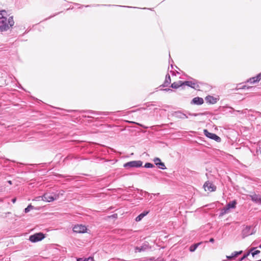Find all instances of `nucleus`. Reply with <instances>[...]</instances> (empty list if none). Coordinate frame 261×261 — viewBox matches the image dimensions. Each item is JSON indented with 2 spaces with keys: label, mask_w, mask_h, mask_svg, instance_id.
Returning a JSON list of instances; mask_svg holds the SVG:
<instances>
[{
  "label": "nucleus",
  "mask_w": 261,
  "mask_h": 261,
  "mask_svg": "<svg viewBox=\"0 0 261 261\" xmlns=\"http://www.w3.org/2000/svg\"><path fill=\"white\" fill-rule=\"evenodd\" d=\"M3 13H5V10L0 11V22L3 21L4 24H5L6 26H7L8 30L10 27H12L14 25V22L13 20V18L12 16L9 17L8 20H7V18H4L2 14Z\"/></svg>",
  "instance_id": "1"
},
{
  "label": "nucleus",
  "mask_w": 261,
  "mask_h": 261,
  "mask_svg": "<svg viewBox=\"0 0 261 261\" xmlns=\"http://www.w3.org/2000/svg\"><path fill=\"white\" fill-rule=\"evenodd\" d=\"M143 162L141 161H133L125 163L123 167L126 168H139L142 166Z\"/></svg>",
  "instance_id": "2"
},
{
  "label": "nucleus",
  "mask_w": 261,
  "mask_h": 261,
  "mask_svg": "<svg viewBox=\"0 0 261 261\" xmlns=\"http://www.w3.org/2000/svg\"><path fill=\"white\" fill-rule=\"evenodd\" d=\"M45 238V234L42 232H38L30 236L29 240L33 243L42 240Z\"/></svg>",
  "instance_id": "3"
},
{
  "label": "nucleus",
  "mask_w": 261,
  "mask_h": 261,
  "mask_svg": "<svg viewBox=\"0 0 261 261\" xmlns=\"http://www.w3.org/2000/svg\"><path fill=\"white\" fill-rule=\"evenodd\" d=\"M151 249V246L148 242H144L141 246H137L135 248L136 252H144Z\"/></svg>",
  "instance_id": "4"
},
{
  "label": "nucleus",
  "mask_w": 261,
  "mask_h": 261,
  "mask_svg": "<svg viewBox=\"0 0 261 261\" xmlns=\"http://www.w3.org/2000/svg\"><path fill=\"white\" fill-rule=\"evenodd\" d=\"M203 133L204 135L207 138L216 141L217 142H220L221 139L217 135L209 132L207 129H204Z\"/></svg>",
  "instance_id": "5"
},
{
  "label": "nucleus",
  "mask_w": 261,
  "mask_h": 261,
  "mask_svg": "<svg viewBox=\"0 0 261 261\" xmlns=\"http://www.w3.org/2000/svg\"><path fill=\"white\" fill-rule=\"evenodd\" d=\"M183 84L184 85L189 86V87H190L192 88H193L195 90H199V89L200 88L197 81L195 79H193V81H184Z\"/></svg>",
  "instance_id": "6"
},
{
  "label": "nucleus",
  "mask_w": 261,
  "mask_h": 261,
  "mask_svg": "<svg viewBox=\"0 0 261 261\" xmlns=\"http://www.w3.org/2000/svg\"><path fill=\"white\" fill-rule=\"evenodd\" d=\"M87 229V227L82 224L75 225L73 227V231L76 233H85L86 232Z\"/></svg>",
  "instance_id": "7"
},
{
  "label": "nucleus",
  "mask_w": 261,
  "mask_h": 261,
  "mask_svg": "<svg viewBox=\"0 0 261 261\" xmlns=\"http://www.w3.org/2000/svg\"><path fill=\"white\" fill-rule=\"evenodd\" d=\"M251 226H246L242 231V235L243 238H245L247 236L252 234L253 233L251 230Z\"/></svg>",
  "instance_id": "8"
},
{
  "label": "nucleus",
  "mask_w": 261,
  "mask_h": 261,
  "mask_svg": "<svg viewBox=\"0 0 261 261\" xmlns=\"http://www.w3.org/2000/svg\"><path fill=\"white\" fill-rule=\"evenodd\" d=\"M249 197H250L251 200L258 204L261 205V195L259 194H256L254 193L252 195H250Z\"/></svg>",
  "instance_id": "9"
},
{
  "label": "nucleus",
  "mask_w": 261,
  "mask_h": 261,
  "mask_svg": "<svg viewBox=\"0 0 261 261\" xmlns=\"http://www.w3.org/2000/svg\"><path fill=\"white\" fill-rule=\"evenodd\" d=\"M205 191H208L210 192L215 191L216 189V186L213 185L211 182L207 181L205 182L203 185Z\"/></svg>",
  "instance_id": "10"
},
{
  "label": "nucleus",
  "mask_w": 261,
  "mask_h": 261,
  "mask_svg": "<svg viewBox=\"0 0 261 261\" xmlns=\"http://www.w3.org/2000/svg\"><path fill=\"white\" fill-rule=\"evenodd\" d=\"M154 164L161 169H166V166L164 163L162 162L160 159L159 158H155L153 160Z\"/></svg>",
  "instance_id": "11"
},
{
  "label": "nucleus",
  "mask_w": 261,
  "mask_h": 261,
  "mask_svg": "<svg viewBox=\"0 0 261 261\" xmlns=\"http://www.w3.org/2000/svg\"><path fill=\"white\" fill-rule=\"evenodd\" d=\"M204 102L203 99L201 97H196L193 98L191 101V105H201Z\"/></svg>",
  "instance_id": "12"
},
{
  "label": "nucleus",
  "mask_w": 261,
  "mask_h": 261,
  "mask_svg": "<svg viewBox=\"0 0 261 261\" xmlns=\"http://www.w3.org/2000/svg\"><path fill=\"white\" fill-rule=\"evenodd\" d=\"M43 200L47 202H51L57 199L56 196H51L48 194H45L42 197Z\"/></svg>",
  "instance_id": "13"
},
{
  "label": "nucleus",
  "mask_w": 261,
  "mask_h": 261,
  "mask_svg": "<svg viewBox=\"0 0 261 261\" xmlns=\"http://www.w3.org/2000/svg\"><path fill=\"white\" fill-rule=\"evenodd\" d=\"M173 116L175 118L179 119H187L188 118V116L186 114L183 113L181 111H176L173 113Z\"/></svg>",
  "instance_id": "14"
},
{
  "label": "nucleus",
  "mask_w": 261,
  "mask_h": 261,
  "mask_svg": "<svg viewBox=\"0 0 261 261\" xmlns=\"http://www.w3.org/2000/svg\"><path fill=\"white\" fill-rule=\"evenodd\" d=\"M205 100L207 103L210 104H214L217 102V99L215 98L213 96L208 95L205 97Z\"/></svg>",
  "instance_id": "15"
},
{
  "label": "nucleus",
  "mask_w": 261,
  "mask_h": 261,
  "mask_svg": "<svg viewBox=\"0 0 261 261\" xmlns=\"http://www.w3.org/2000/svg\"><path fill=\"white\" fill-rule=\"evenodd\" d=\"M87 114H97V115H108L110 112H95L92 110H88L85 112Z\"/></svg>",
  "instance_id": "16"
},
{
  "label": "nucleus",
  "mask_w": 261,
  "mask_h": 261,
  "mask_svg": "<svg viewBox=\"0 0 261 261\" xmlns=\"http://www.w3.org/2000/svg\"><path fill=\"white\" fill-rule=\"evenodd\" d=\"M149 213L148 211H145L143 213L138 215L135 219L136 222L140 221L145 216Z\"/></svg>",
  "instance_id": "17"
},
{
  "label": "nucleus",
  "mask_w": 261,
  "mask_h": 261,
  "mask_svg": "<svg viewBox=\"0 0 261 261\" xmlns=\"http://www.w3.org/2000/svg\"><path fill=\"white\" fill-rule=\"evenodd\" d=\"M184 82L181 81H179L177 82H174L171 85V87L173 89H177L179 88V87H181L182 86H184L183 84Z\"/></svg>",
  "instance_id": "18"
},
{
  "label": "nucleus",
  "mask_w": 261,
  "mask_h": 261,
  "mask_svg": "<svg viewBox=\"0 0 261 261\" xmlns=\"http://www.w3.org/2000/svg\"><path fill=\"white\" fill-rule=\"evenodd\" d=\"M237 202L236 200H232L227 204L226 206L229 210L230 208H234L236 207Z\"/></svg>",
  "instance_id": "19"
},
{
  "label": "nucleus",
  "mask_w": 261,
  "mask_h": 261,
  "mask_svg": "<svg viewBox=\"0 0 261 261\" xmlns=\"http://www.w3.org/2000/svg\"><path fill=\"white\" fill-rule=\"evenodd\" d=\"M243 252L242 251H234L233 252H232L231 253V255H230V256H227V258L228 259H232V258H235L236 257H237V256H238L239 255L242 254Z\"/></svg>",
  "instance_id": "20"
},
{
  "label": "nucleus",
  "mask_w": 261,
  "mask_h": 261,
  "mask_svg": "<svg viewBox=\"0 0 261 261\" xmlns=\"http://www.w3.org/2000/svg\"><path fill=\"white\" fill-rule=\"evenodd\" d=\"M229 211V210L226 206L224 207L220 211L219 217H222L223 215H224L225 214L228 213Z\"/></svg>",
  "instance_id": "21"
},
{
  "label": "nucleus",
  "mask_w": 261,
  "mask_h": 261,
  "mask_svg": "<svg viewBox=\"0 0 261 261\" xmlns=\"http://www.w3.org/2000/svg\"><path fill=\"white\" fill-rule=\"evenodd\" d=\"M202 243L200 242V243H196V244H194L192 245H191L190 247V248H189V250L191 252H194L196 249L198 247V246H199L200 244H201Z\"/></svg>",
  "instance_id": "22"
},
{
  "label": "nucleus",
  "mask_w": 261,
  "mask_h": 261,
  "mask_svg": "<svg viewBox=\"0 0 261 261\" xmlns=\"http://www.w3.org/2000/svg\"><path fill=\"white\" fill-rule=\"evenodd\" d=\"M259 81V80L258 78H257V76L251 77L248 80V82H249L251 84H254Z\"/></svg>",
  "instance_id": "23"
},
{
  "label": "nucleus",
  "mask_w": 261,
  "mask_h": 261,
  "mask_svg": "<svg viewBox=\"0 0 261 261\" xmlns=\"http://www.w3.org/2000/svg\"><path fill=\"white\" fill-rule=\"evenodd\" d=\"M8 30L7 26L4 24V22H0V32L6 31Z\"/></svg>",
  "instance_id": "24"
},
{
  "label": "nucleus",
  "mask_w": 261,
  "mask_h": 261,
  "mask_svg": "<svg viewBox=\"0 0 261 261\" xmlns=\"http://www.w3.org/2000/svg\"><path fill=\"white\" fill-rule=\"evenodd\" d=\"M77 261H93V258L92 257H89L87 258H79L77 259Z\"/></svg>",
  "instance_id": "25"
},
{
  "label": "nucleus",
  "mask_w": 261,
  "mask_h": 261,
  "mask_svg": "<svg viewBox=\"0 0 261 261\" xmlns=\"http://www.w3.org/2000/svg\"><path fill=\"white\" fill-rule=\"evenodd\" d=\"M33 208L34 206L30 204L24 209V212L25 213H27Z\"/></svg>",
  "instance_id": "26"
},
{
  "label": "nucleus",
  "mask_w": 261,
  "mask_h": 261,
  "mask_svg": "<svg viewBox=\"0 0 261 261\" xmlns=\"http://www.w3.org/2000/svg\"><path fill=\"white\" fill-rule=\"evenodd\" d=\"M249 255H250V253L248 251L247 252H246L243 255V256L239 259V261H242V260L246 259Z\"/></svg>",
  "instance_id": "27"
},
{
  "label": "nucleus",
  "mask_w": 261,
  "mask_h": 261,
  "mask_svg": "<svg viewBox=\"0 0 261 261\" xmlns=\"http://www.w3.org/2000/svg\"><path fill=\"white\" fill-rule=\"evenodd\" d=\"M144 167L146 168H152V167H154V166L153 165V164H152L151 163H145Z\"/></svg>",
  "instance_id": "28"
},
{
  "label": "nucleus",
  "mask_w": 261,
  "mask_h": 261,
  "mask_svg": "<svg viewBox=\"0 0 261 261\" xmlns=\"http://www.w3.org/2000/svg\"><path fill=\"white\" fill-rule=\"evenodd\" d=\"M165 81L171 83V77L169 74H166Z\"/></svg>",
  "instance_id": "29"
},
{
  "label": "nucleus",
  "mask_w": 261,
  "mask_h": 261,
  "mask_svg": "<svg viewBox=\"0 0 261 261\" xmlns=\"http://www.w3.org/2000/svg\"><path fill=\"white\" fill-rule=\"evenodd\" d=\"M170 83H169V82L165 81L164 83L162 85H161L160 87H168L170 85Z\"/></svg>",
  "instance_id": "30"
},
{
  "label": "nucleus",
  "mask_w": 261,
  "mask_h": 261,
  "mask_svg": "<svg viewBox=\"0 0 261 261\" xmlns=\"http://www.w3.org/2000/svg\"><path fill=\"white\" fill-rule=\"evenodd\" d=\"M260 252V250H255L252 253H251V255L253 257H254L255 255L258 254Z\"/></svg>",
  "instance_id": "31"
},
{
  "label": "nucleus",
  "mask_w": 261,
  "mask_h": 261,
  "mask_svg": "<svg viewBox=\"0 0 261 261\" xmlns=\"http://www.w3.org/2000/svg\"><path fill=\"white\" fill-rule=\"evenodd\" d=\"M73 156L71 155H69L67 156L64 160V161H65L66 160H71L72 159Z\"/></svg>",
  "instance_id": "32"
},
{
  "label": "nucleus",
  "mask_w": 261,
  "mask_h": 261,
  "mask_svg": "<svg viewBox=\"0 0 261 261\" xmlns=\"http://www.w3.org/2000/svg\"><path fill=\"white\" fill-rule=\"evenodd\" d=\"M256 249V247H252L248 251V252H249L250 254H251L252 252H253L254 250H255Z\"/></svg>",
  "instance_id": "33"
},
{
  "label": "nucleus",
  "mask_w": 261,
  "mask_h": 261,
  "mask_svg": "<svg viewBox=\"0 0 261 261\" xmlns=\"http://www.w3.org/2000/svg\"><path fill=\"white\" fill-rule=\"evenodd\" d=\"M3 15V17L4 18H7V12L5 11V13H2Z\"/></svg>",
  "instance_id": "34"
},
{
  "label": "nucleus",
  "mask_w": 261,
  "mask_h": 261,
  "mask_svg": "<svg viewBox=\"0 0 261 261\" xmlns=\"http://www.w3.org/2000/svg\"><path fill=\"white\" fill-rule=\"evenodd\" d=\"M256 76H257V78H258L259 81L261 80V72L260 73H259L258 74H257Z\"/></svg>",
  "instance_id": "35"
},
{
  "label": "nucleus",
  "mask_w": 261,
  "mask_h": 261,
  "mask_svg": "<svg viewBox=\"0 0 261 261\" xmlns=\"http://www.w3.org/2000/svg\"><path fill=\"white\" fill-rule=\"evenodd\" d=\"M163 90L165 91H172V90L170 89V88H166V89H164Z\"/></svg>",
  "instance_id": "36"
},
{
  "label": "nucleus",
  "mask_w": 261,
  "mask_h": 261,
  "mask_svg": "<svg viewBox=\"0 0 261 261\" xmlns=\"http://www.w3.org/2000/svg\"><path fill=\"white\" fill-rule=\"evenodd\" d=\"M189 115H192V116H198L199 115V114H196V113H195V114L189 113Z\"/></svg>",
  "instance_id": "37"
},
{
  "label": "nucleus",
  "mask_w": 261,
  "mask_h": 261,
  "mask_svg": "<svg viewBox=\"0 0 261 261\" xmlns=\"http://www.w3.org/2000/svg\"><path fill=\"white\" fill-rule=\"evenodd\" d=\"M214 241H215V240L213 238H211L209 240V242L211 243H214Z\"/></svg>",
  "instance_id": "38"
},
{
  "label": "nucleus",
  "mask_w": 261,
  "mask_h": 261,
  "mask_svg": "<svg viewBox=\"0 0 261 261\" xmlns=\"http://www.w3.org/2000/svg\"><path fill=\"white\" fill-rule=\"evenodd\" d=\"M16 201V198H14L13 199H12V202L14 203Z\"/></svg>",
  "instance_id": "39"
},
{
  "label": "nucleus",
  "mask_w": 261,
  "mask_h": 261,
  "mask_svg": "<svg viewBox=\"0 0 261 261\" xmlns=\"http://www.w3.org/2000/svg\"><path fill=\"white\" fill-rule=\"evenodd\" d=\"M60 176L63 177H69L70 176H69V175L65 176V175H60Z\"/></svg>",
  "instance_id": "40"
},
{
  "label": "nucleus",
  "mask_w": 261,
  "mask_h": 261,
  "mask_svg": "<svg viewBox=\"0 0 261 261\" xmlns=\"http://www.w3.org/2000/svg\"><path fill=\"white\" fill-rule=\"evenodd\" d=\"M144 193H145L144 196H146V195H149V193L147 192H144Z\"/></svg>",
  "instance_id": "41"
},
{
  "label": "nucleus",
  "mask_w": 261,
  "mask_h": 261,
  "mask_svg": "<svg viewBox=\"0 0 261 261\" xmlns=\"http://www.w3.org/2000/svg\"><path fill=\"white\" fill-rule=\"evenodd\" d=\"M8 182L10 185H12V181L11 180H9Z\"/></svg>",
  "instance_id": "42"
},
{
  "label": "nucleus",
  "mask_w": 261,
  "mask_h": 261,
  "mask_svg": "<svg viewBox=\"0 0 261 261\" xmlns=\"http://www.w3.org/2000/svg\"><path fill=\"white\" fill-rule=\"evenodd\" d=\"M255 244H256L255 242H253V243H252V245H255Z\"/></svg>",
  "instance_id": "43"
},
{
  "label": "nucleus",
  "mask_w": 261,
  "mask_h": 261,
  "mask_svg": "<svg viewBox=\"0 0 261 261\" xmlns=\"http://www.w3.org/2000/svg\"><path fill=\"white\" fill-rule=\"evenodd\" d=\"M115 216H117V214H114L113 215V217H115Z\"/></svg>",
  "instance_id": "44"
},
{
  "label": "nucleus",
  "mask_w": 261,
  "mask_h": 261,
  "mask_svg": "<svg viewBox=\"0 0 261 261\" xmlns=\"http://www.w3.org/2000/svg\"><path fill=\"white\" fill-rule=\"evenodd\" d=\"M258 248L261 249V244L259 245Z\"/></svg>",
  "instance_id": "45"
},
{
  "label": "nucleus",
  "mask_w": 261,
  "mask_h": 261,
  "mask_svg": "<svg viewBox=\"0 0 261 261\" xmlns=\"http://www.w3.org/2000/svg\"><path fill=\"white\" fill-rule=\"evenodd\" d=\"M2 191V188L0 187V192Z\"/></svg>",
  "instance_id": "46"
},
{
  "label": "nucleus",
  "mask_w": 261,
  "mask_h": 261,
  "mask_svg": "<svg viewBox=\"0 0 261 261\" xmlns=\"http://www.w3.org/2000/svg\"><path fill=\"white\" fill-rule=\"evenodd\" d=\"M155 195H159V193L155 194Z\"/></svg>",
  "instance_id": "47"
}]
</instances>
